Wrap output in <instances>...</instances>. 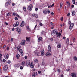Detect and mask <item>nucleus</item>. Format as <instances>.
Here are the masks:
<instances>
[{
    "mask_svg": "<svg viewBox=\"0 0 77 77\" xmlns=\"http://www.w3.org/2000/svg\"><path fill=\"white\" fill-rule=\"evenodd\" d=\"M52 35H58V32L57 30H54L52 31Z\"/></svg>",
    "mask_w": 77,
    "mask_h": 77,
    "instance_id": "f257e3e1",
    "label": "nucleus"
},
{
    "mask_svg": "<svg viewBox=\"0 0 77 77\" xmlns=\"http://www.w3.org/2000/svg\"><path fill=\"white\" fill-rule=\"evenodd\" d=\"M28 10L29 11V12H30L32 11V9H33V5L30 4L29 5L28 7Z\"/></svg>",
    "mask_w": 77,
    "mask_h": 77,
    "instance_id": "f03ea898",
    "label": "nucleus"
},
{
    "mask_svg": "<svg viewBox=\"0 0 77 77\" xmlns=\"http://www.w3.org/2000/svg\"><path fill=\"white\" fill-rule=\"evenodd\" d=\"M16 30L18 33H20L21 32V28H17Z\"/></svg>",
    "mask_w": 77,
    "mask_h": 77,
    "instance_id": "7ed1b4c3",
    "label": "nucleus"
},
{
    "mask_svg": "<svg viewBox=\"0 0 77 77\" xmlns=\"http://www.w3.org/2000/svg\"><path fill=\"white\" fill-rule=\"evenodd\" d=\"M71 76L72 77H76L77 75H76V73L75 72H72L70 74Z\"/></svg>",
    "mask_w": 77,
    "mask_h": 77,
    "instance_id": "20e7f679",
    "label": "nucleus"
},
{
    "mask_svg": "<svg viewBox=\"0 0 77 77\" xmlns=\"http://www.w3.org/2000/svg\"><path fill=\"white\" fill-rule=\"evenodd\" d=\"M30 64V61L29 60H27L26 61V65L27 66H29Z\"/></svg>",
    "mask_w": 77,
    "mask_h": 77,
    "instance_id": "39448f33",
    "label": "nucleus"
},
{
    "mask_svg": "<svg viewBox=\"0 0 77 77\" xmlns=\"http://www.w3.org/2000/svg\"><path fill=\"white\" fill-rule=\"evenodd\" d=\"M38 73L36 72H34L32 74V77H35L37 75Z\"/></svg>",
    "mask_w": 77,
    "mask_h": 77,
    "instance_id": "423d86ee",
    "label": "nucleus"
},
{
    "mask_svg": "<svg viewBox=\"0 0 77 77\" xmlns=\"http://www.w3.org/2000/svg\"><path fill=\"white\" fill-rule=\"evenodd\" d=\"M19 22L18 21L16 22V24H14L13 25L14 27H17L19 25Z\"/></svg>",
    "mask_w": 77,
    "mask_h": 77,
    "instance_id": "0eeeda50",
    "label": "nucleus"
},
{
    "mask_svg": "<svg viewBox=\"0 0 77 77\" xmlns=\"http://www.w3.org/2000/svg\"><path fill=\"white\" fill-rule=\"evenodd\" d=\"M8 66L7 65H5L3 68L4 71H6L8 69Z\"/></svg>",
    "mask_w": 77,
    "mask_h": 77,
    "instance_id": "6e6552de",
    "label": "nucleus"
},
{
    "mask_svg": "<svg viewBox=\"0 0 77 77\" xmlns=\"http://www.w3.org/2000/svg\"><path fill=\"white\" fill-rule=\"evenodd\" d=\"M26 43V40H23L22 41L21 43V44L22 45H24L25 43Z\"/></svg>",
    "mask_w": 77,
    "mask_h": 77,
    "instance_id": "1a4fd4ad",
    "label": "nucleus"
},
{
    "mask_svg": "<svg viewBox=\"0 0 77 77\" xmlns=\"http://www.w3.org/2000/svg\"><path fill=\"white\" fill-rule=\"evenodd\" d=\"M48 50L49 52H51V47L50 45H48Z\"/></svg>",
    "mask_w": 77,
    "mask_h": 77,
    "instance_id": "9d476101",
    "label": "nucleus"
},
{
    "mask_svg": "<svg viewBox=\"0 0 77 77\" xmlns=\"http://www.w3.org/2000/svg\"><path fill=\"white\" fill-rule=\"evenodd\" d=\"M73 26H74V23H72L71 24L70 26H69V29L71 30V29H72V28L73 27Z\"/></svg>",
    "mask_w": 77,
    "mask_h": 77,
    "instance_id": "9b49d317",
    "label": "nucleus"
},
{
    "mask_svg": "<svg viewBox=\"0 0 77 77\" xmlns=\"http://www.w3.org/2000/svg\"><path fill=\"white\" fill-rule=\"evenodd\" d=\"M41 54L42 56H43L44 55V51L43 50H42L41 51Z\"/></svg>",
    "mask_w": 77,
    "mask_h": 77,
    "instance_id": "f8f14e48",
    "label": "nucleus"
},
{
    "mask_svg": "<svg viewBox=\"0 0 77 77\" xmlns=\"http://www.w3.org/2000/svg\"><path fill=\"white\" fill-rule=\"evenodd\" d=\"M21 65L23 66H25L26 65V62L25 61H23L21 63Z\"/></svg>",
    "mask_w": 77,
    "mask_h": 77,
    "instance_id": "ddd939ff",
    "label": "nucleus"
},
{
    "mask_svg": "<svg viewBox=\"0 0 77 77\" xmlns=\"http://www.w3.org/2000/svg\"><path fill=\"white\" fill-rule=\"evenodd\" d=\"M35 55H37V56H40V53L38 52H35Z\"/></svg>",
    "mask_w": 77,
    "mask_h": 77,
    "instance_id": "4468645a",
    "label": "nucleus"
},
{
    "mask_svg": "<svg viewBox=\"0 0 77 77\" xmlns=\"http://www.w3.org/2000/svg\"><path fill=\"white\" fill-rule=\"evenodd\" d=\"M4 57L6 59H8L9 58V55L6 54L4 56Z\"/></svg>",
    "mask_w": 77,
    "mask_h": 77,
    "instance_id": "2eb2a0df",
    "label": "nucleus"
},
{
    "mask_svg": "<svg viewBox=\"0 0 77 77\" xmlns=\"http://www.w3.org/2000/svg\"><path fill=\"white\" fill-rule=\"evenodd\" d=\"M13 15L14 16H15V15H16V16H17V17H18V18H20V16H19V15L18 14H17L16 13H13Z\"/></svg>",
    "mask_w": 77,
    "mask_h": 77,
    "instance_id": "dca6fc26",
    "label": "nucleus"
},
{
    "mask_svg": "<svg viewBox=\"0 0 77 77\" xmlns=\"http://www.w3.org/2000/svg\"><path fill=\"white\" fill-rule=\"evenodd\" d=\"M33 17H35L36 18H38V15L37 14H32Z\"/></svg>",
    "mask_w": 77,
    "mask_h": 77,
    "instance_id": "f3484780",
    "label": "nucleus"
},
{
    "mask_svg": "<svg viewBox=\"0 0 77 77\" xmlns=\"http://www.w3.org/2000/svg\"><path fill=\"white\" fill-rule=\"evenodd\" d=\"M24 26V22L23 21L22 22L21 24L20 25V27H23Z\"/></svg>",
    "mask_w": 77,
    "mask_h": 77,
    "instance_id": "a211bd4d",
    "label": "nucleus"
},
{
    "mask_svg": "<svg viewBox=\"0 0 77 77\" xmlns=\"http://www.w3.org/2000/svg\"><path fill=\"white\" fill-rule=\"evenodd\" d=\"M33 62H32L31 63V64H30V66L31 68H33V67H34V64H33Z\"/></svg>",
    "mask_w": 77,
    "mask_h": 77,
    "instance_id": "6ab92c4d",
    "label": "nucleus"
},
{
    "mask_svg": "<svg viewBox=\"0 0 77 77\" xmlns=\"http://www.w3.org/2000/svg\"><path fill=\"white\" fill-rule=\"evenodd\" d=\"M58 36L59 37V38H60V36H61V33L60 32H59L58 33V35L57 36V37H58Z\"/></svg>",
    "mask_w": 77,
    "mask_h": 77,
    "instance_id": "aec40b11",
    "label": "nucleus"
},
{
    "mask_svg": "<svg viewBox=\"0 0 77 77\" xmlns=\"http://www.w3.org/2000/svg\"><path fill=\"white\" fill-rule=\"evenodd\" d=\"M50 55H51V54L50 53L47 52L46 54V56H50Z\"/></svg>",
    "mask_w": 77,
    "mask_h": 77,
    "instance_id": "412c9836",
    "label": "nucleus"
},
{
    "mask_svg": "<svg viewBox=\"0 0 77 77\" xmlns=\"http://www.w3.org/2000/svg\"><path fill=\"white\" fill-rule=\"evenodd\" d=\"M57 46L58 48H61V44L60 43L58 44L57 45Z\"/></svg>",
    "mask_w": 77,
    "mask_h": 77,
    "instance_id": "4be33fe9",
    "label": "nucleus"
},
{
    "mask_svg": "<svg viewBox=\"0 0 77 77\" xmlns=\"http://www.w3.org/2000/svg\"><path fill=\"white\" fill-rule=\"evenodd\" d=\"M69 38H68L67 40L66 44H69Z\"/></svg>",
    "mask_w": 77,
    "mask_h": 77,
    "instance_id": "5701e85b",
    "label": "nucleus"
},
{
    "mask_svg": "<svg viewBox=\"0 0 77 77\" xmlns=\"http://www.w3.org/2000/svg\"><path fill=\"white\" fill-rule=\"evenodd\" d=\"M75 14V11H73V12L72 14V16H74Z\"/></svg>",
    "mask_w": 77,
    "mask_h": 77,
    "instance_id": "b1692460",
    "label": "nucleus"
},
{
    "mask_svg": "<svg viewBox=\"0 0 77 77\" xmlns=\"http://www.w3.org/2000/svg\"><path fill=\"white\" fill-rule=\"evenodd\" d=\"M42 38L39 37L38 38V42H39L40 41H42Z\"/></svg>",
    "mask_w": 77,
    "mask_h": 77,
    "instance_id": "393cba45",
    "label": "nucleus"
},
{
    "mask_svg": "<svg viewBox=\"0 0 77 77\" xmlns=\"http://www.w3.org/2000/svg\"><path fill=\"white\" fill-rule=\"evenodd\" d=\"M10 5V4L8 3V2H7L5 3V7H7V6H8V5Z\"/></svg>",
    "mask_w": 77,
    "mask_h": 77,
    "instance_id": "a878e982",
    "label": "nucleus"
},
{
    "mask_svg": "<svg viewBox=\"0 0 77 77\" xmlns=\"http://www.w3.org/2000/svg\"><path fill=\"white\" fill-rule=\"evenodd\" d=\"M20 56V55L18 54H17L16 55V57L17 59H19Z\"/></svg>",
    "mask_w": 77,
    "mask_h": 77,
    "instance_id": "bb28decb",
    "label": "nucleus"
},
{
    "mask_svg": "<svg viewBox=\"0 0 77 77\" xmlns=\"http://www.w3.org/2000/svg\"><path fill=\"white\" fill-rule=\"evenodd\" d=\"M26 40L27 41H30V38L29 37H26Z\"/></svg>",
    "mask_w": 77,
    "mask_h": 77,
    "instance_id": "cd10ccee",
    "label": "nucleus"
},
{
    "mask_svg": "<svg viewBox=\"0 0 77 77\" xmlns=\"http://www.w3.org/2000/svg\"><path fill=\"white\" fill-rule=\"evenodd\" d=\"M66 3L67 4V5L68 6H70V3H69V2H66Z\"/></svg>",
    "mask_w": 77,
    "mask_h": 77,
    "instance_id": "c85d7f7f",
    "label": "nucleus"
},
{
    "mask_svg": "<svg viewBox=\"0 0 77 77\" xmlns=\"http://www.w3.org/2000/svg\"><path fill=\"white\" fill-rule=\"evenodd\" d=\"M43 12L44 14H46L47 13V11H46V10H43Z\"/></svg>",
    "mask_w": 77,
    "mask_h": 77,
    "instance_id": "c756f323",
    "label": "nucleus"
},
{
    "mask_svg": "<svg viewBox=\"0 0 77 77\" xmlns=\"http://www.w3.org/2000/svg\"><path fill=\"white\" fill-rule=\"evenodd\" d=\"M38 59H35L34 60V62H35V63H38Z\"/></svg>",
    "mask_w": 77,
    "mask_h": 77,
    "instance_id": "7c9ffc66",
    "label": "nucleus"
},
{
    "mask_svg": "<svg viewBox=\"0 0 77 77\" xmlns=\"http://www.w3.org/2000/svg\"><path fill=\"white\" fill-rule=\"evenodd\" d=\"M2 57V54H0V62H2V59L1 58Z\"/></svg>",
    "mask_w": 77,
    "mask_h": 77,
    "instance_id": "2f4dec72",
    "label": "nucleus"
},
{
    "mask_svg": "<svg viewBox=\"0 0 77 77\" xmlns=\"http://www.w3.org/2000/svg\"><path fill=\"white\" fill-rule=\"evenodd\" d=\"M23 10L24 11V12H26V11H27V10H26V7H23Z\"/></svg>",
    "mask_w": 77,
    "mask_h": 77,
    "instance_id": "473e14b6",
    "label": "nucleus"
},
{
    "mask_svg": "<svg viewBox=\"0 0 77 77\" xmlns=\"http://www.w3.org/2000/svg\"><path fill=\"white\" fill-rule=\"evenodd\" d=\"M74 60H75V61H77V57H74Z\"/></svg>",
    "mask_w": 77,
    "mask_h": 77,
    "instance_id": "72a5a7b5",
    "label": "nucleus"
},
{
    "mask_svg": "<svg viewBox=\"0 0 77 77\" xmlns=\"http://www.w3.org/2000/svg\"><path fill=\"white\" fill-rule=\"evenodd\" d=\"M21 48V46H18L17 48V50H19V49Z\"/></svg>",
    "mask_w": 77,
    "mask_h": 77,
    "instance_id": "f704fd0d",
    "label": "nucleus"
},
{
    "mask_svg": "<svg viewBox=\"0 0 77 77\" xmlns=\"http://www.w3.org/2000/svg\"><path fill=\"white\" fill-rule=\"evenodd\" d=\"M63 5V3H62V2H61L60 5V8H61L62 7V5Z\"/></svg>",
    "mask_w": 77,
    "mask_h": 77,
    "instance_id": "c9c22d12",
    "label": "nucleus"
},
{
    "mask_svg": "<svg viewBox=\"0 0 77 77\" xmlns=\"http://www.w3.org/2000/svg\"><path fill=\"white\" fill-rule=\"evenodd\" d=\"M7 3H9V4H10V3H11V1L10 0H8Z\"/></svg>",
    "mask_w": 77,
    "mask_h": 77,
    "instance_id": "e433bc0d",
    "label": "nucleus"
},
{
    "mask_svg": "<svg viewBox=\"0 0 77 77\" xmlns=\"http://www.w3.org/2000/svg\"><path fill=\"white\" fill-rule=\"evenodd\" d=\"M17 68L20 67V65H21V64H20V63H19L17 64Z\"/></svg>",
    "mask_w": 77,
    "mask_h": 77,
    "instance_id": "4c0bfd02",
    "label": "nucleus"
},
{
    "mask_svg": "<svg viewBox=\"0 0 77 77\" xmlns=\"http://www.w3.org/2000/svg\"><path fill=\"white\" fill-rule=\"evenodd\" d=\"M48 8H49L50 6H51V4H48Z\"/></svg>",
    "mask_w": 77,
    "mask_h": 77,
    "instance_id": "58836bf2",
    "label": "nucleus"
},
{
    "mask_svg": "<svg viewBox=\"0 0 77 77\" xmlns=\"http://www.w3.org/2000/svg\"><path fill=\"white\" fill-rule=\"evenodd\" d=\"M45 33V32L44 31H42V32L41 33V34L42 35H44Z\"/></svg>",
    "mask_w": 77,
    "mask_h": 77,
    "instance_id": "ea45409f",
    "label": "nucleus"
},
{
    "mask_svg": "<svg viewBox=\"0 0 77 77\" xmlns=\"http://www.w3.org/2000/svg\"><path fill=\"white\" fill-rule=\"evenodd\" d=\"M21 53V56H23V55H24V53H23V52H21L20 53Z\"/></svg>",
    "mask_w": 77,
    "mask_h": 77,
    "instance_id": "a19ab883",
    "label": "nucleus"
},
{
    "mask_svg": "<svg viewBox=\"0 0 77 77\" xmlns=\"http://www.w3.org/2000/svg\"><path fill=\"white\" fill-rule=\"evenodd\" d=\"M27 28L29 30V31H30V29L29 28V26H27Z\"/></svg>",
    "mask_w": 77,
    "mask_h": 77,
    "instance_id": "79ce46f5",
    "label": "nucleus"
},
{
    "mask_svg": "<svg viewBox=\"0 0 77 77\" xmlns=\"http://www.w3.org/2000/svg\"><path fill=\"white\" fill-rule=\"evenodd\" d=\"M19 51L20 52V53H22V52H23V51L22 50V49H20L19 50Z\"/></svg>",
    "mask_w": 77,
    "mask_h": 77,
    "instance_id": "37998d69",
    "label": "nucleus"
},
{
    "mask_svg": "<svg viewBox=\"0 0 77 77\" xmlns=\"http://www.w3.org/2000/svg\"><path fill=\"white\" fill-rule=\"evenodd\" d=\"M73 4H74L75 3V0H72Z\"/></svg>",
    "mask_w": 77,
    "mask_h": 77,
    "instance_id": "c03bdc74",
    "label": "nucleus"
},
{
    "mask_svg": "<svg viewBox=\"0 0 77 77\" xmlns=\"http://www.w3.org/2000/svg\"><path fill=\"white\" fill-rule=\"evenodd\" d=\"M20 69H23V67L22 66H21L20 67Z\"/></svg>",
    "mask_w": 77,
    "mask_h": 77,
    "instance_id": "a18cd8bd",
    "label": "nucleus"
},
{
    "mask_svg": "<svg viewBox=\"0 0 77 77\" xmlns=\"http://www.w3.org/2000/svg\"><path fill=\"white\" fill-rule=\"evenodd\" d=\"M70 68H69V69H66L67 71H70Z\"/></svg>",
    "mask_w": 77,
    "mask_h": 77,
    "instance_id": "49530a36",
    "label": "nucleus"
},
{
    "mask_svg": "<svg viewBox=\"0 0 77 77\" xmlns=\"http://www.w3.org/2000/svg\"><path fill=\"white\" fill-rule=\"evenodd\" d=\"M42 72L41 71H39L38 72V74H41Z\"/></svg>",
    "mask_w": 77,
    "mask_h": 77,
    "instance_id": "de8ad7c7",
    "label": "nucleus"
},
{
    "mask_svg": "<svg viewBox=\"0 0 77 77\" xmlns=\"http://www.w3.org/2000/svg\"><path fill=\"white\" fill-rule=\"evenodd\" d=\"M68 24H69V25L70 24H71V21H69L68 22Z\"/></svg>",
    "mask_w": 77,
    "mask_h": 77,
    "instance_id": "09e8293b",
    "label": "nucleus"
},
{
    "mask_svg": "<svg viewBox=\"0 0 77 77\" xmlns=\"http://www.w3.org/2000/svg\"><path fill=\"white\" fill-rule=\"evenodd\" d=\"M44 64H45V63L43 61L42 63V64L43 65H44Z\"/></svg>",
    "mask_w": 77,
    "mask_h": 77,
    "instance_id": "8fccbe9b",
    "label": "nucleus"
},
{
    "mask_svg": "<svg viewBox=\"0 0 77 77\" xmlns=\"http://www.w3.org/2000/svg\"><path fill=\"white\" fill-rule=\"evenodd\" d=\"M47 12L48 13V14H50V11L49 10H48Z\"/></svg>",
    "mask_w": 77,
    "mask_h": 77,
    "instance_id": "3c124183",
    "label": "nucleus"
},
{
    "mask_svg": "<svg viewBox=\"0 0 77 77\" xmlns=\"http://www.w3.org/2000/svg\"><path fill=\"white\" fill-rule=\"evenodd\" d=\"M7 15L8 17H9V15H10V14H9V13H7Z\"/></svg>",
    "mask_w": 77,
    "mask_h": 77,
    "instance_id": "603ef678",
    "label": "nucleus"
},
{
    "mask_svg": "<svg viewBox=\"0 0 77 77\" xmlns=\"http://www.w3.org/2000/svg\"><path fill=\"white\" fill-rule=\"evenodd\" d=\"M70 15V13H68V14H67V16L68 17H69Z\"/></svg>",
    "mask_w": 77,
    "mask_h": 77,
    "instance_id": "864d4df0",
    "label": "nucleus"
},
{
    "mask_svg": "<svg viewBox=\"0 0 77 77\" xmlns=\"http://www.w3.org/2000/svg\"><path fill=\"white\" fill-rule=\"evenodd\" d=\"M3 62H6V60H5V59H3Z\"/></svg>",
    "mask_w": 77,
    "mask_h": 77,
    "instance_id": "5fc2aeb1",
    "label": "nucleus"
},
{
    "mask_svg": "<svg viewBox=\"0 0 77 77\" xmlns=\"http://www.w3.org/2000/svg\"><path fill=\"white\" fill-rule=\"evenodd\" d=\"M14 67H15L16 68H18L17 64H15L14 65Z\"/></svg>",
    "mask_w": 77,
    "mask_h": 77,
    "instance_id": "6e6d98bb",
    "label": "nucleus"
},
{
    "mask_svg": "<svg viewBox=\"0 0 77 77\" xmlns=\"http://www.w3.org/2000/svg\"><path fill=\"white\" fill-rule=\"evenodd\" d=\"M7 50H9V47H7Z\"/></svg>",
    "mask_w": 77,
    "mask_h": 77,
    "instance_id": "4d7b16f0",
    "label": "nucleus"
},
{
    "mask_svg": "<svg viewBox=\"0 0 77 77\" xmlns=\"http://www.w3.org/2000/svg\"><path fill=\"white\" fill-rule=\"evenodd\" d=\"M11 63V61H8V63L9 64V63Z\"/></svg>",
    "mask_w": 77,
    "mask_h": 77,
    "instance_id": "13d9d810",
    "label": "nucleus"
},
{
    "mask_svg": "<svg viewBox=\"0 0 77 77\" xmlns=\"http://www.w3.org/2000/svg\"><path fill=\"white\" fill-rule=\"evenodd\" d=\"M15 20H18V18L17 17H15Z\"/></svg>",
    "mask_w": 77,
    "mask_h": 77,
    "instance_id": "bf43d9fd",
    "label": "nucleus"
},
{
    "mask_svg": "<svg viewBox=\"0 0 77 77\" xmlns=\"http://www.w3.org/2000/svg\"><path fill=\"white\" fill-rule=\"evenodd\" d=\"M39 25L40 26H42V23H40Z\"/></svg>",
    "mask_w": 77,
    "mask_h": 77,
    "instance_id": "052dcab7",
    "label": "nucleus"
},
{
    "mask_svg": "<svg viewBox=\"0 0 77 77\" xmlns=\"http://www.w3.org/2000/svg\"><path fill=\"white\" fill-rule=\"evenodd\" d=\"M5 24H6V25H8V24L7 22H5Z\"/></svg>",
    "mask_w": 77,
    "mask_h": 77,
    "instance_id": "680f3d73",
    "label": "nucleus"
},
{
    "mask_svg": "<svg viewBox=\"0 0 77 77\" xmlns=\"http://www.w3.org/2000/svg\"><path fill=\"white\" fill-rule=\"evenodd\" d=\"M17 45H15V47H14V48H17Z\"/></svg>",
    "mask_w": 77,
    "mask_h": 77,
    "instance_id": "e2e57ef3",
    "label": "nucleus"
},
{
    "mask_svg": "<svg viewBox=\"0 0 77 77\" xmlns=\"http://www.w3.org/2000/svg\"><path fill=\"white\" fill-rule=\"evenodd\" d=\"M58 71L59 72H60V69H58Z\"/></svg>",
    "mask_w": 77,
    "mask_h": 77,
    "instance_id": "0e129e2a",
    "label": "nucleus"
},
{
    "mask_svg": "<svg viewBox=\"0 0 77 77\" xmlns=\"http://www.w3.org/2000/svg\"><path fill=\"white\" fill-rule=\"evenodd\" d=\"M6 48V45H5L4 46H3V48Z\"/></svg>",
    "mask_w": 77,
    "mask_h": 77,
    "instance_id": "69168bd1",
    "label": "nucleus"
},
{
    "mask_svg": "<svg viewBox=\"0 0 77 77\" xmlns=\"http://www.w3.org/2000/svg\"><path fill=\"white\" fill-rule=\"evenodd\" d=\"M74 5H72L71 7L72 8H74Z\"/></svg>",
    "mask_w": 77,
    "mask_h": 77,
    "instance_id": "338daca9",
    "label": "nucleus"
},
{
    "mask_svg": "<svg viewBox=\"0 0 77 77\" xmlns=\"http://www.w3.org/2000/svg\"><path fill=\"white\" fill-rule=\"evenodd\" d=\"M51 25H53V23H52V22H51Z\"/></svg>",
    "mask_w": 77,
    "mask_h": 77,
    "instance_id": "774afa93",
    "label": "nucleus"
}]
</instances>
